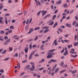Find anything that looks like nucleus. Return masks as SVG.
<instances>
[{
	"mask_svg": "<svg viewBox=\"0 0 78 78\" xmlns=\"http://www.w3.org/2000/svg\"><path fill=\"white\" fill-rule=\"evenodd\" d=\"M71 51H70V53H72V54H76V52H75V49L73 48L71 49Z\"/></svg>",
	"mask_w": 78,
	"mask_h": 78,
	"instance_id": "f257e3e1",
	"label": "nucleus"
},
{
	"mask_svg": "<svg viewBox=\"0 0 78 78\" xmlns=\"http://www.w3.org/2000/svg\"><path fill=\"white\" fill-rule=\"evenodd\" d=\"M48 55L47 56V59L51 58H52L53 55H50V53H48Z\"/></svg>",
	"mask_w": 78,
	"mask_h": 78,
	"instance_id": "f03ea898",
	"label": "nucleus"
},
{
	"mask_svg": "<svg viewBox=\"0 0 78 78\" xmlns=\"http://www.w3.org/2000/svg\"><path fill=\"white\" fill-rule=\"evenodd\" d=\"M4 6H3V3H1L0 4V10H2V8H3Z\"/></svg>",
	"mask_w": 78,
	"mask_h": 78,
	"instance_id": "7ed1b4c3",
	"label": "nucleus"
},
{
	"mask_svg": "<svg viewBox=\"0 0 78 78\" xmlns=\"http://www.w3.org/2000/svg\"><path fill=\"white\" fill-rule=\"evenodd\" d=\"M56 41H57L56 39L55 40V41H54V42L52 44V45H55V46L57 45V44H58V42H56Z\"/></svg>",
	"mask_w": 78,
	"mask_h": 78,
	"instance_id": "20e7f679",
	"label": "nucleus"
},
{
	"mask_svg": "<svg viewBox=\"0 0 78 78\" xmlns=\"http://www.w3.org/2000/svg\"><path fill=\"white\" fill-rule=\"evenodd\" d=\"M28 47H26L25 48V50L24 51H25V53H28Z\"/></svg>",
	"mask_w": 78,
	"mask_h": 78,
	"instance_id": "39448f33",
	"label": "nucleus"
},
{
	"mask_svg": "<svg viewBox=\"0 0 78 78\" xmlns=\"http://www.w3.org/2000/svg\"><path fill=\"white\" fill-rule=\"evenodd\" d=\"M30 67V65H28L25 68H24V69L26 70H28V69H29V67Z\"/></svg>",
	"mask_w": 78,
	"mask_h": 78,
	"instance_id": "423d86ee",
	"label": "nucleus"
},
{
	"mask_svg": "<svg viewBox=\"0 0 78 78\" xmlns=\"http://www.w3.org/2000/svg\"><path fill=\"white\" fill-rule=\"evenodd\" d=\"M34 52H33V53H31L30 54V55L29 57V60H30V59H31V57H32V55H34Z\"/></svg>",
	"mask_w": 78,
	"mask_h": 78,
	"instance_id": "0eeeda50",
	"label": "nucleus"
},
{
	"mask_svg": "<svg viewBox=\"0 0 78 78\" xmlns=\"http://www.w3.org/2000/svg\"><path fill=\"white\" fill-rule=\"evenodd\" d=\"M42 16H44L45 14H46V12L45 11H42Z\"/></svg>",
	"mask_w": 78,
	"mask_h": 78,
	"instance_id": "6e6552de",
	"label": "nucleus"
},
{
	"mask_svg": "<svg viewBox=\"0 0 78 78\" xmlns=\"http://www.w3.org/2000/svg\"><path fill=\"white\" fill-rule=\"evenodd\" d=\"M61 0H60L58 1L57 2H56V5H58V4H61Z\"/></svg>",
	"mask_w": 78,
	"mask_h": 78,
	"instance_id": "1a4fd4ad",
	"label": "nucleus"
},
{
	"mask_svg": "<svg viewBox=\"0 0 78 78\" xmlns=\"http://www.w3.org/2000/svg\"><path fill=\"white\" fill-rule=\"evenodd\" d=\"M68 55V51H67V50H66V51L64 52V55L65 56H66V55Z\"/></svg>",
	"mask_w": 78,
	"mask_h": 78,
	"instance_id": "9d476101",
	"label": "nucleus"
},
{
	"mask_svg": "<svg viewBox=\"0 0 78 78\" xmlns=\"http://www.w3.org/2000/svg\"><path fill=\"white\" fill-rule=\"evenodd\" d=\"M66 25L67 27H69L70 28H71L72 26H71V25L70 24H69L68 23H66Z\"/></svg>",
	"mask_w": 78,
	"mask_h": 78,
	"instance_id": "9b49d317",
	"label": "nucleus"
},
{
	"mask_svg": "<svg viewBox=\"0 0 78 78\" xmlns=\"http://www.w3.org/2000/svg\"><path fill=\"white\" fill-rule=\"evenodd\" d=\"M44 47V45L42 44V45L40 47V49L41 50H44V49L43 48Z\"/></svg>",
	"mask_w": 78,
	"mask_h": 78,
	"instance_id": "f8f14e48",
	"label": "nucleus"
},
{
	"mask_svg": "<svg viewBox=\"0 0 78 78\" xmlns=\"http://www.w3.org/2000/svg\"><path fill=\"white\" fill-rule=\"evenodd\" d=\"M59 68H56V69L55 70V73H57L58 71H59Z\"/></svg>",
	"mask_w": 78,
	"mask_h": 78,
	"instance_id": "ddd939ff",
	"label": "nucleus"
},
{
	"mask_svg": "<svg viewBox=\"0 0 78 78\" xmlns=\"http://www.w3.org/2000/svg\"><path fill=\"white\" fill-rule=\"evenodd\" d=\"M58 25V22H56L54 24L53 28H55Z\"/></svg>",
	"mask_w": 78,
	"mask_h": 78,
	"instance_id": "4468645a",
	"label": "nucleus"
},
{
	"mask_svg": "<svg viewBox=\"0 0 78 78\" xmlns=\"http://www.w3.org/2000/svg\"><path fill=\"white\" fill-rule=\"evenodd\" d=\"M74 55L75 56H74L73 55H71L70 56H71V57H73V58H76V56H78V55H77L76 54Z\"/></svg>",
	"mask_w": 78,
	"mask_h": 78,
	"instance_id": "2eb2a0df",
	"label": "nucleus"
},
{
	"mask_svg": "<svg viewBox=\"0 0 78 78\" xmlns=\"http://www.w3.org/2000/svg\"><path fill=\"white\" fill-rule=\"evenodd\" d=\"M66 69H64L63 70L61 71L60 73V74H61V73H64V72H66Z\"/></svg>",
	"mask_w": 78,
	"mask_h": 78,
	"instance_id": "dca6fc26",
	"label": "nucleus"
},
{
	"mask_svg": "<svg viewBox=\"0 0 78 78\" xmlns=\"http://www.w3.org/2000/svg\"><path fill=\"white\" fill-rule=\"evenodd\" d=\"M51 62H57V60H54L53 59H51Z\"/></svg>",
	"mask_w": 78,
	"mask_h": 78,
	"instance_id": "f3484780",
	"label": "nucleus"
},
{
	"mask_svg": "<svg viewBox=\"0 0 78 78\" xmlns=\"http://www.w3.org/2000/svg\"><path fill=\"white\" fill-rule=\"evenodd\" d=\"M77 72V70H74L72 72V74H74V73H75L76 72Z\"/></svg>",
	"mask_w": 78,
	"mask_h": 78,
	"instance_id": "a211bd4d",
	"label": "nucleus"
},
{
	"mask_svg": "<svg viewBox=\"0 0 78 78\" xmlns=\"http://www.w3.org/2000/svg\"><path fill=\"white\" fill-rule=\"evenodd\" d=\"M63 7H64V8H67V4H65L62 5Z\"/></svg>",
	"mask_w": 78,
	"mask_h": 78,
	"instance_id": "6ab92c4d",
	"label": "nucleus"
},
{
	"mask_svg": "<svg viewBox=\"0 0 78 78\" xmlns=\"http://www.w3.org/2000/svg\"><path fill=\"white\" fill-rule=\"evenodd\" d=\"M55 50V49H52L51 50H49L48 51V52L49 53H50L51 52H52L53 51H54Z\"/></svg>",
	"mask_w": 78,
	"mask_h": 78,
	"instance_id": "aec40b11",
	"label": "nucleus"
},
{
	"mask_svg": "<svg viewBox=\"0 0 78 78\" xmlns=\"http://www.w3.org/2000/svg\"><path fill=\"white\" fill-rule=\"evenodd\" d=\"M49 27L47 26H44L42 27L43 29H47V28H49Z\"/></svg>",
	"mask_w": 78,
	"mask_h": 78,
	"instance_id": "412c9836",
	"label": "nucleus"
},
{
	"mask_svg": "<svg viewBox=\"0 0 78 78\" xmlns=\"http://www.w3.org/2000/svg\"><path fill=\"white\" fill-rule=\"evenodd\" d=\"M0 41H3V37L2 36H0Z\"/></svg>",
	"mask_w": 78,
	"mask_h": 78,
	"instance_id": "4be33fe9",
	"label": "nucleus"
},
{
	"mask_svg": "<svg viewBox=\"0 0 78 78\" xmlns=\"http://www.w3.org/2000/svg\"><path fill=\"white\" fill-rule=\"evenodd\" d=\"M56 17V15H54L52 17V20H55V19Z\"/></svg>",
	"mask_w": 78,
	"mask_h": 78,
	"instance_id": "5701e85b",
	"label": "nucleus"
},
{
	"mask_svg": "<svg viewBox=\"0 0 78 78\" xmlns=\"http://www.w3.org/2000/svg\"><path fill=\"white\" fill-rule=\"evenodd\" d=\"M48 31H49V29H46L44 31V33H47V32H48Z\"/></svg>",
	"mask_w": 78,
	"mask_h": 78,
	"instance_id": "b1692460",
	"label": "nucleus"
},
{
	"mask_svg": "<svg viewBox=\"0 0 78 78\" xmlns=\"http://www.w3.org/2000/svg\"><path fill=\"white\" fill-rule=\"evenodd\" d=\"M58 31H60V32H62V29L61 28H59L58 29Z\"/></svg>",
	"mask_w": 78,
	"mask_h": 78,
	"instance_id": "393cba45",
	"label": "nucleus"
},
{
	"mask_svg": "<svg viewBox=\"0 0 78 78\" xmlns=\"http://www.w3.org/2000/svg\"><path fill=\"white\" fill-rule=\"evenodd\" d=\"M6 49L4 50V51H3L2 53V54H5V53H6Z\"/></svg>",
	"mask_w": 78,
	"mask_h": 78,
	"instance_id": "a878e982",
	"label": "nucleus"
},
{
	"mask_svg": "<svg viewBox=\"0 0 78 78\" xmlns=\"http://www.w3.org/2000/svg\"><path fill=\"white\" fill-rule=\"evenodd\" d=\"M28 27H29V26L28 25H27L26 26V27L25 28V30H28Z\"/></svg>",
	"mask_w": 78,
	"mask_h": 78,
	"instance_id": "bb28decb",
	"label": "nucleus"
},
{
	"mask_svg": "<svg viewBox=\"0 0 78 78\" xmlns=\"http://www.w3.org/2000/svg\"><path fill=\"white\" fill-rule=\"evenodd\" d=\"M10 39H9L8 40H6V42L7 43V44H8L9 42H10Z\"/></svg>",
	"mask_w": 78,
	"mask_h": 78,
	"instance_id": "cd10ccee",
	"label": "nucleus"
},
{
	"mask_svg": "<svg viewBox=\"0 0 78 78\" xmlns=\"http://www.w3.org/2000/svg\"><path fill=\"white\" fill-rule=\"evenodd\" d=\"M30 22V19H28L27 20V22L26 23V24H28V23H29V22Z\"/></svg>",
	"mask_w": 78,
	"mask_h": 78,
	"instance_id": "c85d7f7f",
	"label": "nucleus"
},
{
	"mask_svg": "<svg viewBox=\"0 0 78 78\" xmlns=\"http://www.w3.org/2000/svg\"><path fill=\"white\" fill-rule=\"evenodd\" d=\"M75 41H76V39L78 37V35H75Z\"/></svg>",
	"mask_w": 78,
	"mask_h": 78,
	"instance_id": "c756f323",
	"label": "nucleus"
},
{
	"mask_svg": "<svg viewBox=\"0 0 78 78\" xmlns=\"http://www.w3.org/2000/svg\"><path fill=\"white\" fill-rule=\"evenodd\" d=\"M44 68L42 67L41 68H40L38 69L39 70H44Z\"/></svg>",
	"mask_w": 78,
	"mask_h": 78,
	"instance_id": "7c9ffc66",
	"label": "nucleus"
},
{
	"mask_svg": "<svg viewBox=\"0 0 78 78\" xmlns=\"http://www.w3.org/2000/svg\"><path fill=\"white\" fill-rule=\"evenodd\" d=\"M40 29V27H37L35 28L34 30H39Z\"/></svg>",
	"mask_w": 78,
	"mask_h": 78,
	"instance_id": "2f4dec72",
	"label": "nucleus"
},
{
	"mask_svg": "<svg viewBox=\"0 0 78 78\" xmlns=\"http://www.w3.org/2000/svg\"><path fill=\"white\" fill-rule=\"evenodd\" d=\"M3 22L4 21L3 20H0V23H1V24H3V23H4V22Z\"/></svg>",
	"mask_w": 78,
	"mask_h": 78,
	"instance_id": "473e14b6",
	"label": "nucleus"
},
{
	"mask_svg": "<svg viewBox=\"0 0 78 78\" xmlns=\"http://www.w3.org/2000/svg\"><path fill=\"white\" fill-rule=\"evenodd\" d=\"M51 69L49 70L48 72V74L50 75L51 74Z\"/></svg>",
	"mask_w": 78,
	"mask_h": 78,
	"instance_id": "72a5a7b5",
	"label": "nucleus"
},
{
	"mask_svg": "<svg viewBox=\"0 0 78 78\" xmlns=\"http://www.w3.org/2000/svg\"><path fill=\"white\" fill-rule=\"evenodd\" d=\"M41 11H40L37 13V15L38 16H39L40 15V14H41Z\"/></svg>",
	"mask_w": 78,
	"mask_h": 78,
	"instance_id": "f704fd0d",
	"label": "nucleus"
},
{
	"mask_svg": "<svg viewBox=\"0 0 78 78\" xmlns=\"http://www.w3.org/2000/svg\"><path fill=\"white\" fill-rule=\"evenodd\" d=\"M38 39V37L37 36H36V37L34 39V41H36V40H37V39Z\"/></svg>",
	"mask_w": 78,
	"mask_h": 78,
	"instance_id": "c9c22d12",
	"label": "nucleus"
},
{
	"mask_svg": "<svg viewBox=\"0 0 78 78\" xmlns=\"http://www.w3.org/2000/svg\"><path fill=\"white\" fill-rule=\"evenodd\" d=\"M76 21H75L73 22V23H72V25H75V23H76Z\"/></svg>",
	"mask_w": 78,
	"mask_h": 78,
	"instance_id": "e433bc0d",
	"label": "nucleus"
},
{
	"mask_svg": "<svg viewBox=\"0 0 78 78\" xmlns=\"http://www.w3.org/2000/svg\"><path fill=\"white\" fill-rule=\"evenodd\" d=\"M54 23V22L53 21H52L51 23H50L49 24V25H52Z\"/></svg>",
	"mask_w": 78,
	"mask_h": 78,
	"instance_id": "4c0bfd02",
	"label": "nucleus"
},
{
	"mask_svg": "<svg viewBox=\"0 0 78 78\" xmlns=\"http://www.w3.org/2000/svg\"><path fill=\"white\" fill-rule=\"evenodd\" d=\"M0 72H1V73H4V70L3 69H1L0 70Z\"/></svg>",
	"mask_w": 78,
	"mask_h": 78,
	"instance_id": "58836bf2",
	"label": "nucleus"
},
{
	"mask_svg": "<svg viewBox=\"0 0 78 78\" xmlns=\"http://www.w3.org/2000/svg\"><path fill=\"white\" fill-rule=\"evenodd\" d=\"M4 39H5V40H6V39H8V37L6 36L4 37Z\"/></svg>",
	"mask_w": 78,
	"mask_h": 78,
	"instance_id": "ea45409f",
	"label": "nucleus"
},
{
	"mask_svg": "<svg viewBox=\"0 0 78 78\" xmlns=\"http://www.w3.org/2000/svg\"><path fill=\"white\" fill-rule=\"evenodd\" d=\"M64 42H69V41L67 40H64Z\"/></svg>",
	"mask_w": 78,
	"mask_h": 78,
	"instance_id": "a19ab883",
	"label": "nucleus"
},
{
	"mask_svg": "<svg viewBox=\"0 0 78 78\" xmlns=\"http://www.w3.org/2000/svg\"><path fill=\"white\" fill-rule=\"evenodd\" d=\"M29 48H30V49H31V48H32V45L31 44H30V45Z\"/></svg>",
	"mask_w": 78,
	"mask_h": 78,
	"instance_id": "79ce46f5",
	"label": "nucleus"
},
{
	"mask_svg": "<svg viewBox=\"0 0 78 78\" xmlns=\"http://www.w3.org/2000/svg\"><path fill=\"white\" fill-rule=\"evenodd\" d=\"M30 31L31 33H32L33 31V28H31L30 29Z\"/></svg>",
	"mask_w": 78,
	"mask_h": 78,
	"instance_id": "37998d69",
	"label": "nucleus"
},
{
	"mask_svg": "<svg viewBox=\"0 0 78 78\" xmlns=\"http://www.w3.org/2000/svg\"><path fill=\"white\" fill-rule=\"evenodd\" d=\"M9 59V58H6L5 59H4V61H7V60H8Z\"/></svg>",
	"mask_w": 78,
	"mask_h": 78,
	"instance_id": "c03bdc74",
	"label": "nucleus"
},
{
	"mask_svg": "<svg viewBox=\"0 0 78 78\" xmlns=\"http://www.w3.org/2000/svg\"><path fill=\"white\" fill-rule=\"evenodd\" d=\"M20 63H19V64L18 65V68L19 69H20Z\"/></svg>",
	"mask_w": 78,
	"mask_h": 78,
	"instance_id": "a18cd8bd",
	"label": "nucleus"
},
{
	"mask_svg": "<svg viewBox=\"0 0 78 78\" xmlns=\"http://www.w3.org/2000/svg\"><path fill=\"white\" fill-rule=\"evenodd\" d=\"M27 62V60H24L22 62L23 63H25V62Z\"/></svg>",
	"mask_w": 78,
	"mask_h": 78,
	"instance_id": "49530a36",
	"label": "nucleus"
},
{
	"mask_svg": "<svg viewBox=\"0 0 78 78\" xmlns=\"http://www.w3.org/2000/svg\"><path fill=\"white\" fill-rule=\"evenodd\" d=\"M14 56L18 57V53H16L15 55H14Z\"/></svg>",
	"mask_w": 78,
	"mask_h": 78,
	"instance_id": "de8ad7c7",
	"label": "nucleus"
},
{
	"mask_svg": "<svg viewBox=\"0 0 78 78\" xmlns=\"http://www.w3.org/2000/svg\"><path fill=\"white\" fill-rule=\"evenodd\" d=\"M68 36H69V34H66L65 35V37H68Z\"/></svg>",
	"mask_w": 78,
	"mask_h": 78,
	"instance_id": "09e8293b",
	"label": "nucleus"
},
{
	"mask_svg": "<svg viewBox=\"0 0 78 78\" xmlns=\"http://www.w3.org/2000/svg\"><path fill=\"white\" fill-rule=\"evenodd\" d=\"M44 30L43 29L41 30H40V33H43V31H44Z\"/></svg>",
	"mask_w": 78,
	"mask_h": 78,
	"instance_id": "8fccbe9b",
	"label": "nucleus"
},
{
	"mask_svg": "<svg viewBox=\"0 0 78 78\" xmlns=\"http://www.w3.org/2000/svg\"><path fill=\"white\" fill-rule=\"evenodd\" d=\"M45 61V60L44 59H42L41 61H40V62H44Z\"/></svg>",
	"mask_w": 78,
	"mask_h": 78,
	"instance_id": "3c124183",
	"label": "nucleus"
},
{
	"mask_svg": "<svg viewBox=\"0 0 78 78\" xmlns=\"http://www.w3.org/2000/svg\"><path fill=\"white\" fill-rule=\"evenodd\" d=\"M1 32V34H4V33H5V31L3 30H2Z\"/></svg>",
	"mask_w": 78,
	"mask_h": 78,
	"instance_id": "603ef678",
	"label": "nucleus"
},
{
	"mask_svg": "<svg viewBox=\"0 0 78 78\" xmlns=\"http://www.w3.org/2000/svg\"><path fill=\"white\" fill-rule=\"evenodd\" d=\"M8 3H12V1H11V0H9L8 1Z\"/></svg>",
	"mask_w": 78,
	"mask_h": 78,
	"instance_id": "864d4df0",
	"label": "nucleus"
},
{
	"mask_svg": "<svg viewBox=\"0 0 78 78\" xmlns=\"http://www.w3.org/2000/svg\"><path fill=\"white\" fill-rule=\"evenodd\" d=\"M24 73H25V72H23L21 73L20 75V76H22V75H24Z\"/></svg>",
	"mask_w": 78,
	"mask_h": 78,
	"instance_id": "5fc2aeb1",
	"label": "nucleus"
},
{
	"mask_svg": "<svg viewBox=\"0 0 78 78\" xmlns=\"http://www.w3.org/2000/svg\"><path fill=\"white\" fill-rule=\"evenodd\" d=\"M13 28H14V26H11L10 27V29H12Z\"/></svg>",
	"mask_w": 78,
	"mask_h": 78,
	"instance_id": "6e6d98bb",
	"label": "nucleus"
},
{
	"mask_svg": "<svg viewBox=\"0 0 78 78\" xmlns=\"http://www.w3.org/2000/svg\"><path fill=\"white\" fill-rule=\"evenodd\" d=\"M15 22H16V20H12V23H15Z\"/></svg>",
	"mask_w": 78,
	"mask_h": 78,
	"instance_id": "4d7b16f0",
	"label": "nucleus"
},
{
	"mask_svg": "<svg viewBox=\"0 0 78 78\" xmlns=\"http://www.w3.org/2000/svg\"><path fill=\"white\" fill-rule=\"evenodd\" d=\"M73 10H72L70 11L69 13L70 14H72V13H73Z\"/></svg>",
	"mask_w": 78,
	"mask_h": 78,
	"instance_id": "13d9d810",
	"label": "nucleus"
},
{
	"mask_svg": "<svg viewBox=\"0 0 78 78\" xmlns=\"http://www.w3.org/2000/svg\"><path fill=\"white\" fill-rule=\"evenodd\" d=\"M58 10H56L55 11L54 13H55V14H56V13H57V12H58Z\"/></svg>",
	"mask_w": 78,
	"mask_h": 78,
	"instance_id": "bf43d9fd",
	"label": "nucleus"
},
{
	"mask_svg": "<svg viewBox=\"0 0 78 78\" xmlns=\"http://www.w3.org/2000/svg\"><path fill=\"white\" fill-rule=\"evenodd\" d=\"M5 22L6 24H8V20H5Z\"/></svg>",
	"mask_w": 78,
	"mask_h": 78,
	"instance_id": "052dcab7",
	"label": "nucleus"
},
{
	"mask_svg": "<svg viewBox=\"0 0 78 78\" xmlns=\"http://www.w3.org/2000/svg\"><path fill=\"white\" fill-rule=\"evenodd\" d=\"M30 70H31L32 71H34V69L33 68H30Z\"/></svg>",
	"mask_w": 78,
	"mask_h": 78,
	"instance_id": "680f3d73",
	"label": "nucleus"
},
{
	"mask_svg": "<svg viewBox=\"0 0 78 78\" xmlns=\"http://www.w3.org/2000/svg\"><path fill=\"white\" fill-rule=\"evenodd\" d=\"M9 49H10V51H11L12 50V48H9Z\"/></svg>",
	"mask_w": 78,
	"mask_h": 78,
	"instance_id": "e2e57ef3",
	"label": "nucleus"
},
{
	"mask_svg": "<svg viewBox=\"0 0 78 78\" xmlns=\"http://www.w3.org/2000/svg\"><path fill=\"white\" fill-rule=\"evenodd\" d=\"M44 22L43 21H41L40 22L39 25H41V24H42V23H43Z\"/></svg>",
	"mask_w": 78,
	"mask_h": 78,
	"instance_id": "0e129e2a",
	"label": "nucleus"
},
{
	"mask_svg": "<svg viewBox=\"0 0 78 78\" xmlns=\"http://www.w3.org/2000/svg\"><path fill=\"white\" fill-rule=\"evenodd\" d=\"M60 27H61V28H65V26H60Z\"/></svg>",
	"mask_w": 78,
	"mask_h": 78,
	"instance_id": "69168bd1",
	"label": "nucleus"
},
{
	"mask_svg": "<svg viewBox=\"0 0 78 78\" xmlns=\"http://www.w3.org/2000/svg\"><path fill=\"white\" fill-rule=\"evenodd\" d=\"M74 46H77V43H75L74 44Z\"/></svg>",
	"mask_w": 78,
	"mask_h": 78,
	"instance_id": "338daca9",
	"label": "nucleus"
},
{
	"mask_svg": "<svg viewBox=\"0 0 78 78\" xmlns=\"http://www.w3.org/2000/svg\"><path fill=\"white\" fill-rule=\"evenodd\" d=\"M66 18V16L65 15H64L63 16V17L62 19H65Z\"/></svg>",
	"mask_w": 78,
	"mask_h": 78,
	"instance_id": "774afa93",
	"label": "nucleus"
}]
</instances>
